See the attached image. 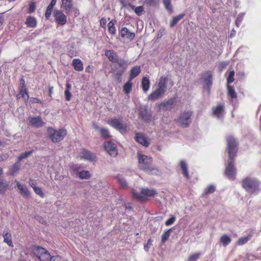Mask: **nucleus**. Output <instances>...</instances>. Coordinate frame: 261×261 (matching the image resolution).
I'll list each match as a JSON object with an SVG mask.
<instances>
[{
	"label": "nucleus",
	"mask_w": 261,
	"mask_h": 261,
	"mask_svg": "<svg viewBox=\"0 0 261 261\" xmlns=\"http://www.w3.org/2000/svg\"><path fill=\"white\" fill-rule=\"evenodd\" d=\"M171 3V0H163V4L165 9L170 14H172L173 12V7Z\"/></svg>",
	"instance_id": "nucleus-39"
},
{
	"label": "nucleus",
	"mask_w": 261,
	"mask_h": 261,
	"mask_svg": "<svg viewBox=\"0 0 261 261\" xmlns=\"http://www.w3.org/2000/svg\"><path fill=\"white\" fill-rule=\"evenodd\" d=\"M65 99L67 101H69L71 99V94L70 90H65L64 92Z\"/></svg>",
	"instance_id": "nucleus-61"
},
{
	"label": "nucleus",
	"mask_w": 261,
	"mask_h": 261,
	"mask_svg": "<svg viewBox=\"0 0 261 261\" xmlns=\"http://www.w3.org/2000/svg\"><path fill=\"white\" fill-rule=\"evenodd\" d=\"M33 150L26 151L19 154L17 158L18 162H20L21 161L24 159H27L29 157L33 152Z\"/></svg>",
	"instance_id": "nucleus-43"
},
{
	"label": "nucleus",
	"mask_w": 261,
	"mask_h": 261,
	"mask_svg": "<svg viewBox=\"0 0 261 261\" xmlns=\"http://www.w3.org/2000/svg\"><path fill=\"white\" fill-rule=\"evenodd\" d=\"M79 177L81 179H89L91 177V174L88 170H83L78 174Z\"/></svg>",
	"instance_id": "nucleus-37"
},
{
	"label": "nucleus",
	"mask_w": 261,
	"mask_h": 261,
	"mask_svg": "<svg viewBox=\"0 0 261 261\" xmlns=\"http://www.w3.org/2000/svg\"><path fill=\"white\" fill-rule=\"evenodd\" d=\"M48 133L53 142H60L67 135V130L64 128L55 129L52 127H49Z\"/></svg>",
	"instance_id": "nucleus-7"
},
{
	"label": "nucleus",
	"mask_w": 261,
	"mask_h": 261,
	"mask_svg": "<svg viewBox=\"0 0 261 261\" xmlns=\"http://www.w3.org/2000/svg\"><path fill=\"white\" fill-rule=\"evenodd\" d=\"M252 237V235L251 233H249L247 236L241 237L238 240L237 243L239 245H243L246 244Z\"/></svg>",
	"instance_id": "nucleus-41"
},
{
	"label": "nucleus",
	"mask_w": 261,
	"mask_h": 261,
	"mask_svg": "<svg viewBox=\"0 0 261 261\" xmlns=\"http://www.w3.org/2000/svg\"><path fill=\"white\" fill-rule=\"evenodd\" d=\"M73 0H61V8L65 11V13L69 14L71 12L73 8Z\"/></svg>",
	"instance_id": "nucleus-19"
},
{
	"label": "nucleus",
	"mask_w": 261,
	"mask_h": 261,
	"mask_svg": "<svg viewBox=\"0 0 261 261\" xmlns=\"http://www.w3.org/2000/svg\"><path fill=\"white\" fill-rule=\"evenodd\" d=\"M72 65H73L74 69L76 71H81L83 70V64L79 59H73Z\"/></svg>",
	"instance_id": "nucleus-30"
},
{
	"label": "nucleus",
	"mask_w": 261,
	"mask_h": 261,
	"mask_svg": "<svg viewBox=\"0 0 261 261\" xmlns=\"http://www.w3.org/2000/svg\"><path fill=\"white\" fill-rule=\"evenodd\" d=\"M56 2L57 0H51L50 4L47 6L45 13V17L46 19H48L50 17L53 7L56 5Z\"/></svg>",
	"instance_id": "nucleus-32"
},
{
	"label": "nucleus",
	"mask_w": 261,
	"mask_h": 261,
	"mask_svg": "<svg viewBox=\"0 0 261 261\" xmlns=\"http://www.w3.org/2000/svg\"><path fill=\"white\" fill-rule=\"evenodd\" d=\"M174 229V227H172L165 230L161 236V242L162 243H165L168 240L172 231Z\"/></svg>",
	"instance_id": "nucleus-36"
},
{
	"label": "nucleus",
	"mask_w": 261,
	"mask_h": 261,
	"mask_svg": "<svg viewBox=\"0 0 261 261\" xmlns=\"http://www.w3.org/2000/svg\"><path fill=\"white\" fill-rule=\"evenodd\" d=\"M241 186L251 195H257L261 192V181L256 177H246L241 181Z\"/></svg>",
	"instance_id": "nucleus-2"
},
{
	"label": "nucleus",
	"mask_w": 261,
	"mask_h": 261,
	"mask_svg": "<svg viewBox=\"0 0 261 261\" xmlns=\"http://www.w3.org/2000/svg\"><path fill=\"white\" fill-rule=\"evenodd\" d=\"M227 65L228 63L226 62H222L219 64V68L222 70V69L225 68Z\"/></svg>",
	"instance_id": "nucleus-64"
},
{
	"label": "nucleus",
	"mask_w": 261,
	"mask_h": 261,
	"mask_svg": "<svg viewBox=\"0 0 261 261\" xmlns=\"http://www.w3.org/2000/svg\"><path fill=\"white\" fill-rule=\"evenodd\" d=\"M119 34L122 38H126L130 41L133 40L135 37V33L130 32L126 27H123L120 30Z\"/></svg>",
	"instance_id": "nucleus-16"
},
{
	"label": "nucleus",
	"mask_w": 261,
	"mask_h": 261,
	"mask_svg": "<svg viewBox=\"0 0 261 261\" xmlns=\"http://www.w3.org/2000/svg\"><path fill=\"white\" fill-rule=\"evenodd\" d=\"M224 106L223 105H218L213 108V115L219 119H221L223 116Z\"/></svg>",
	"instance_id": "nucleus-21"
},
{
	"label": "nucleus",
	"mask_w": 261,
	"mask_h": 261,
	"mask_svg": "<svg viewBox=\"0 0 261 261\" xmlns=\"http://www.w3.org/2000/svg\"><path fill=\"white\" fill-rule=\"evenodd\" d=\"M101 136L105 139H108L110 137V132L108 128H99Z\"/></svg>",
	"instance_id": "nucleus-47"
},
{
	"label": "nucleus",
	"mask_w": 261,
	"mask_h": 261,
	"mask_svg": "<svg viewBox=\"0 0 261 261\" xmlns=\"http://www.w3.org/2000/svg\"><path fill=\"white\" fill-rule=\"evenodd\" d=\"M35 219L39 222L40 223L42 224H46L47 223L46 221L44 220L43 218L40 216L37 215L34 217Z\"/></svg>",
	"instance_id": "nucleus-60"
},
{
	"label": "nucleus",
	"mask_w": 261,
	"mask_h": 261,
	"mask_svg": "<svg viewBox=\"0 0 261 261\" xmlns=\"http://www.w3.org/2000/svg\"><path fill=\"white\" fill-rule=\"evenodd\" d=\"M128 6H129L132 10H134L135 12L138 16H140L142 14L143 11V6L135 7L131 4H129Z\"/></svg>",
	"instance_id": "nucleus-44"
},
{
	"label": "nucleus",
	"mask_w": 261,
	"mask_h": 261,
	"mask_svg": "<svg viewBox=\"0 0 261 261\" xmlns=\"http://www.w3.org/2000/svg\"><path fill=\"white\" fill-rule=\"evenodd\" d=\"M3 237L4 238V242L6 243L9 247H13V244L12 241V235L9 232L8 228L5 229L3 232Z\"/></svg>",
	"instance_id": "nucleus-20"
},
{
	"label": "nucleus",
	"mask_w": 261,
	"mask_h": 261,
	"mask_svg": "<svg viewBox=\"0 0 261 261\" xmlns=\"http://www.w3.org/2000/svg\"><path fill=\"white\" fill-rule=\"evenodd\" d=\"M25 23L28 27L34 28L37 25V20L34 17L29 16L26 18Z\"/></svg>",
	"instance_id": "nucleus-31"
},
{
	"label": "nucleus",
	"mask_w": 261,
	"mask_h": 261,
	"mask_svg": "<svg viewBox=\"0 0 261 261\" xmlns=\"http://www.w3.org/2000/svg\"><path fill=\"white\" fill-rule=\"evenodd\" d=\"M216 191V187L213 185H210L206 187L204 190V193L205 194H211Z\"/></svg>",
	"instance_id": "nucleus-50"
},
{
	"label": "nucleus",
	"mask_w": 261,
	"mask_h": 261,
	"mask_svg": "<svg viewBox=\"0 0 261 261\" xmlns=\"http://www.w3.org/2000/svg\"><path fill=\"white\" fill-rule=\"evenodd\" d=\"M171 3V0H163V4L165 9L170 14H172L173 12V7Z\"/></svg>",
	"instance_id": "nucleus-40"
},
{
	"label": "nucleus",
	"mask_w": 261,
	"mask_h": 261,
	"mask_svg": "<svg viewBox=\"0 0 261 261\" xmlns=\"http://www.w3.org/2000/svg\"><path fill=\"white\" fill-rule=\"evenodd\" d=\"M69 168L71 170L73 171L74 173L79 174L81 166L79 164H71L69 165Z\"/></svg>",
	"instance_id": "nucleus-49"
},
{
	"label": "nucleus",
	"mask_w": 261,
	"mask_h": 261,
	"mask_svg": "<svg viewBox=\"0 0 261 261\" xmlns=\"http://www.w3.org/2000/svg\"><path fill=\"white\" fill-rule=\"evenodd\" d=\"M176 103L175 98H171L162 102L159 106L160 110H169L173 108Z\"/></svg>",
	"instance_id": "nucleus-14"
},
{
	"label": "nucleus",
	"mask_w": 261,
	"mask_h": 261,
	"mask_svg": "<svg viewBox=\"0 0 261 261\" xmlns=\"http://www.w3.org/2000/svg\"><path fill=\"white\" fill-rule=\"evenodd\" d=\"M112 157H115L117 155L118 150L117 148H103Z\"/></svg>",
	"instance_id": "nucleus-46"
},
{
	"label": "nucleus",
	"mask_w": 261,
	"mask_h": 261,
	"mask_svg": "<svg viewBox=\"0 0 261 261\" xmlns=\"http://www.w3.org/2000/svg\"><path fill=\"white\" fill-rule=\"evenodd\" d=\"M139 116L145 122H150L152 115L146 105H141L138 109Z\"/></svg>",
	"instance_id": "nucleus-9"
},
{
	"label": "nucleus",
	"mask_w": 261,
	"mask_h": 261,
	"mask_svg": "<svg viewBox=\"0 0 261 261\" xmlns=\"http://www.w3.org/2000/svg\"><path fill=\"white\" fill-rule=\"evenodd\" d=\"M3 174V169L0 167V194L5 195L7 190L9 188V184L7 181L2 176Z\"/></svg>",
	"instance_id": "nucleus-15"
},
{
	"label": "nucleus",
	"mask_w": 261,
	"mask_h": 261,
	"mask_svg": "<svg viewBox=\"0 0 261 261\" xmlns=\"http://www.w3.org/2000/svg\"><path fill=\"white\" fill-rule=\"evenodd\" d=\"M80 156L81 159L88 161L90 162H96L97 161L96 154L85 148H83L82 151L80 152Z\"/></svg>",
	"instance_id": "nucleus-11"
},
{
	"label": "nucleus",
	"mask_w": 261,
	"mask_h": 261,
	"mask_svg": "<svg viewBox=\"0 0 261 261\" xmlns=\"http://www.w3.org/2000/svg\"><path fill=\"white\" fill-rule=\"evenodd\" d=\"M227 147H237L238 141L233 136L229 135L226 138Z\"/></svg>",
	"instance_id": "nucleus-28"
},
{
	"label": "nucleus",
	"mask_w": 261,
	"mask_h": 261,
	"mask_svg": "<svg viewBox=\"0 0 261 261\" xmlns=\"http://www.w3.org/2000/svg\"><path fill=\"white\" fill-rule=\"evenodd\" d=\"M192 112L191 111H185L181 113L177 119L179 125L184 128L188 127L191 123Z\"/></svg>",
	"instance_id": "nucleus-8"
},
{
	"label": "nucleus",
	"mask_w": 261,
	"mask_h": 261,
	"mask_svg": "<svg viewBox=\"0 0 261 261\" xmlns=\"http://www.w3.org/2000/svg\"><path fill=\"white\" fill-rule=\"evenodd\" d=\"M179 166L184 177L187 179H189L190 175L189 174L188 167L186 161L184 160L181 161L179 163Z\"/></svg>",
	"instance_id": "nucleus-24"
},
{
	"label": "nucleus",
	"mask_w": 261,
	"mask_h": 261,
	"mask_svg": "<svg viewBox=\"0 0 261 261\" xmlns=\"http://www.w3.org/2000/svg\"><path fill=\"white\" fill-rule=\"evenodd\" d=\"M201 254L202 253L199 252L191 255L189 257V261H197Z\"/></svg>",
	"instance_id": "nucleus-52"
},
{
	"label": "nucleus",
	"mask_w": 261,
	"mask_h": 261,
	"mask_svg": "<svg viewBox=\"0 0 261 261\" xmlns=\"http://www.w3.org/2000/svg\"><path fill=\"white\" fill-rule=\"evenodd\" d=\"M54 16L56 22L61 25L65 24L67 22V17L63 12L61 10H55Z\"/></svg>",
	"instance_id": "nucleus-13"
},
{
	"label": "nucleus",
	"mask_w": 261,
	"mask_h": 261,
	"mask_svg": "<svg viewBox=\"0 0 261 261\" xmlns=\"http://www.w3.org/2000/svg\"><path fill=\"white\" fill-rule=\"evenodd\" d=\"M50 261H64V259L59 255L52 256Z\"/></svg>",
	"instance_id": "nucleus-62"
},
{
	"label": "nucleus",
	"mask_w": 261,
	"mask_h": 261,
	"mask_svg": "<svg viewBox=\"0 0 261 261\" xmlns=\"http://www.w3.org/2000/svg\"><path fill=\"white\" fill-rule=\"evenodd\" d=\"M231 239L230 237L226 234H223L220 239V242L223 245V246L225 247L229 245L231 242Z\"/></svg>",
	"instance_id": "nucleus-33"
},
{
	"label": "nucleus",
	"mask_w": 261,
	"mask_h": 261,
	"mask_svg": "<svg viewBox=\"0 0 261 261\" xmlns=\"http://www.w3.org/2000/svg\"><path fill=\"white\" fill-rule=\"evenodd\" d=\"M176 220V217L174 215H171L170 217L167 219L165 223L166 226L172 225Z\"/></svg>",
	"instance_id": "nucleus-54"
},
{
	"label": "nucleus",
	"mask_w": 261,
	"mask_h": 261,
	"mask_svg": "<svg viewBox=\"0 0 261 261\" xmlns=\"http://www.w3.org/2000/svg\"><path fill=\"white\" fill-rule=\"evenodd\" d=\"M201 79L204 82L203 88L208 93H210L211 88L213 84V77L212 74L209 71H206L201 75Z\"/></svg>",
	"instance_id": "nucleus-10"
},
{
	"label": "nucleus",
	"mask_w": 261,
	"mask_h": 261,
	"mask_svg": "<svg viewBox=\"0 0 261 261\" xmlns=\"http://www.w3.org/2000/svg\"><path fill=\"white\" fill-rule=\"evenodd\" d=\"M106 23H107V19L106 18L103 17L100 19V24L102 28H105L106 27Z\"/></svg>",
	"instance_id": "nucleus-63"
},
{
	"label": "nucleus",
	"mask_w": 261,
	"mask_h": 261,
	"mask_svg": "<svg viewBox=\"0 0 261 261\" xmlns=\"http://www.w3.org/2000/svg\"><path fill=\"white\" fill-rule=\"evenodd\" d=\"M150 81L147 77L144 76L142 79V88L143 91L146 93L150 88Z\"/></svg>",
	"instance_id": "nucleus-34"
},
{
	"label": "nucleus",
	"mask_w": 261,
	"mask_h": 261,
	"mask_svg": "<svg viewBox=\"0 0 261 261\" xmlns=\"http://www.w3.org/2000/svg\"><path fill=\"white\" fill-rule=\"evenodd\" d=\"M138 154L139 169L148 174L158 175L159 172L158 168L152 165V158L139 152Z\"/></svg>",
	"instance_id": "nucleus-3"
},
{
	"label": "nucleus",
	"mask_w": 261,
	"mask_h": 261,
	"mask_svg": "<svg viewBox=\"0 0 261 261\" xmlns=\"http://www.w3.org/2000/svg\"><path fill=\"white\" fill-rule=\"evenodd\" d=\"M105 55L110 62L116 63L119 66V69L117 67L112 68L111 72H115V77L116 80L120 82L121 76L128 66V62L123 59H119L117 53L113 49L105 50Z\"/></svg>",
	"instance_id": "nucleus-1"
},
{
	"label": "nucleus",
	"mask_w": 261,
	"mask_h": 261,
	"mask_svg": "<svg viewBox=\"0 0 261 261\" xmlns=\"http://www.w3.org/2000/svg\"><path fill=\"white\" fill-rule=\"evenodd\" d=\"M9 154L7 152H3L0 154V162L4 161L8 159Z\"/></svg>",
	"instance_id": "nucleus-58"
},
{
	"label": "nucleus",
	"mask_w": 261,
	"mask_h": 261,
	"mask_svg": "<svg viewBox=\"0 0 261 261\" xmlns=\"http://www.w3.org/2000/svg\"><path fill=\"white\" fill-rule=\"evenodd\" d=\"M132 81V80H130L129 79H128L127 82L124 85L123 91L126 94L129 93L132 90V88L133 86Z\"/></svg>",
	"instance_id": "nucleus-45"
},
{
	"label": "nucleus",
	"mask_w": 261,
	"mask_h": 261,
	"mask_svg": "<svg viewBox=\"0 0 261 261\" xmlns=\"http://www.w3.org/2000/svg\"><path fill=\"white\" fill-rule=\"evenodd\" d=\"M107 123L122 134H126L128 132V124L126 123H123L120 118H111L108 120Z\"/></svg>",
	"instance_id": "nucleus-5"
},
{
	"label": "nucleus",
	"mask_w": 261,
	"mask_h": 261,
	"mask_svg": "<svg viewBox=\"0 0 261 261\" xmlns=\"http://www.w3.org/2000/svg\"><path fill=\"white\" fill-rule=\"evenodd\" d=\"M165 92V91L162 90L158 88L156 90L151 92L148 96V99L152 101L158 99L161 96L163 95Z\"/></svg>",
	"instance_id": "nucleus-25"
},
{
	"label": "nucleus",
	"mask_w": 261,
	"mask_h": 261,
	"mask_svg": "<svg viewBox=\"0 0 261 261\" xmlns=\"http://www.w3.org/2000/svg\"><path fill=\"white\" fill-rule=\"evenodd\" d=\"M35 9H36L35 3L33 2H31L29 5L28 13H32L35 11Z\"/></svg>",
	"instance_id": "nucleus-56"
},
{
	"label": "nucleus",
	"mask_w": 261,
	"mask_h": 261,
	"mask_svg": "<svg viewBox=\"0 0 261 261\" xmlns=\"http://www.w3.org/2000/svg\"><path fill=\"white\" fill-rule=\"evenodd\" d=\"M114 178L117 180L119 184V188L120 189H125L128 187V184L126 180L123 177L122 175L118 174L115 175Z\"/></svg>",
	"instance_id": "nucleus-23"
},
{
	"label": "nucleus",
	"mask_w": 261,
	"mask_h": 261,
	"mask_svg": "<svg viewBox=\"0 0 261 261\" xmlns=\"http://www.w3.org/2000/svg\"><path fill=\"white\" fill-rule=\"evenodd\" d=\"M68 56L71 58L77 56V53L74 49L73 47L69 50L68 51Z\"/></svg>",
	"instance_id": "nucleus-59"
},
{
	"label": "nucleus",
	"mask_w": 261,
	"mask_h": 261,
	"mask_svg": "<svg viewBox=\"0 0 261 261\" xmlns=\"http://www.w3.org/2000/svg\"><path fill=\"white\" fill-rule=\"evenodd\" d=\"M185 15V13L180 14L176 16H175L173 18L172 21L170 23V26L172 28L174 25H175Z\"/></svg>",
	"instance_id": "nucleus-42"
},
{
	"label": "nucleus",
	"mask_w": 261,
	"mask_h": 261,
	"mask_svg": "<svg viewBox=\"0 0 261 261\" xmlns=\"http://www.w3.org/2000/svg\"><path fill=\"white\" fill-rule=\"evenodd\" d=\"M20 169L19 162L18 161L15 163L10 168L9 174L10 175H14Z\"/></svg>",
	"instance_id": "nucleus-38"
},
{
	"label": "nucleus",
	"mask_w": 261,
	"mask_h": 261,
	"mask_svg": "<svg viewBox=\"0 0 261 261\" xmlns=\"http://www.w3.org/2000/svg\"><path fill=\"white\" fill-rule=\"evenodd\" d=\"M33 190L35 193L41 198H43L45 197V194L43 192L41 188L36 186L33 187Z\"/></svg>",
	"instance_id": "nucleus-48"
},
{
	"label": "nucleus",
	"mask_w": 261,
	"mask_h": 261,
	"mask_svg": "<svg viewBox=\"0 0 261 261\" xmlns=\"http://www.w3.org/2000/svg\"><path fill=\"white\" fill-rule=\"evenodd\" d=\"M244 15H245V13H244V12L241 13L238 15L237 19L236 20V24L238 27H239L240 24H241V22L242 21V20L244 18Z\"/></svg>",
	"instance_id": "nucleus-53"
},
{
	"label": "nucleus",
	"mask_w": 261,
	"mask_h": 261,
	"mask_svg": "<svg viewBox=\"0 0 261 261\" xmlns=\"http://www.w3.org/2000/svg\"><path fill=\"white\" fill-rule=\"evenodd\" d=\"M19 95H21V97L23 98L24 99H25V96L27 97V100L28 101L29 95V93L27 90V88H23V89H19Z\"/></svg>",
	"instance_id": "nucleus-51"
},
{
	"label": "nucleus",
	"mask_w": 261,
	"mask_h": 261,
	"mask_svg": "<svg viewBox=\"0 0 261 261\" xmlns=\"http://www.w3.org/2000/svg\"><path fill=\"white\" fill-rule=\"evenodd\" d=\"M167 77L164 76H161L159 82L158 83V88L161 89L162 90L166 91L167 88Z\"/></svg>",
	"instance_id": "nucleus-35"
},
{
	"label": "nucleus",
	"mask_w": 261,
	"mask_h": 261,
	"mask_svg": "<svg viewBox=\"0 0 261 261\" xmlns=\"http://www.w3.org/2000/svg\"><path fill=\"white\" fill-rule=\"evenodd\" d=\"M32 251L40 261H50L51 256L49 252L45 248L39 246H34Z\"/></svg>",
	"instance_id": "nucleus-6"
},
{
	"label": "nucleus",
	"mask_w": 261,
	"mask_h": 261,
	"mask_svg": "<svg viewBox=\"0 0 261 261\" xmlns=\"http://www.w3.org/2000/svg\"><path fill=\"white\" fill-rule=\"evenodd\" d=\"M29 120L30 124L36 128L41 127L44 124V122L39 116L31 117L29 118Z\"/></svg>",
	"instance_id": "nucleus-18"
},
{
	"label": "nucleus",
	"mask_w": 261,
	"mask_h": 261,
	"mask_svg": "<svg viewBox=\"0 0 261 261\" xmlns=\"http://www.w3.org/2000/svg\"><path fill=\"white\" fill-rule=\"evenodd\" d=\"M141 72V69L140 66H134L132 67L130 70V74L129 79L130 80H133L134 78L137 76Z\"/></svg>",
	"instance_id": "nucleus-29"
},
{
	"label": "nucleus",
	"mask_w": 261,
	"mask_h": 261,
	"mask_svg": "<svg viewBox=\"0 0 261 261\" xmlns=\"http://www.w3.org/2000/svg\"><path fill=\"white\" fill-rule=\"evenodd\" d=\"M136 140L138 143L144 146V147H148L149 145V142L147 138L143 134H137Z\"/></svg>",
	"instance_id": "nucleus-22"
},
{
	"label": "nucleus",
	"mask_w": 261,
	"mask_h": 261,
	"mask_svg": "<svg viewBox=\"0 0 261 261\" xmlns=\"http://www.w3.org/2000/svg\"><path fill=\"white\" fill-rule=\"evenodd\" d=\"M152 241L151 238H149L147 240V243L146 244H145L144 246V249L145 251L147 252L149 251L150 247L152 245Z\"/></svg>",
	"instance_id": "nucleus-57"
},
{
	"label": "nucleus",
	"mask_w": 261,
	"mask_h": 261,
	"mask_svg": "<svg viewBox=\"0 0 261 261\" xmlns=\"http://www.w3.org/2000/svg\"><path fill=\"white\" fill-rule=\"evenodd\" d=\"M225 174L229 179L233 180L235 178L236 170L234 168V162H227Z\"/></svg>",
	"instance_id": "nucleus-12"
},
{
	"label": "nucleus",
	"mask_w": 261,
	"mask_h": 261,
	"mask_svg": "<svg viewBox=\"0 0 261 261\" xmlns=\"http://www.w3.org/2000/svg\"><path fill=\"white\" fill-rule=\"evenodd\" d=\"M17 187L19 191V194L23 197L28 198L30 197V191L25 185L21 184L19 181H17Z\"/></svg>",
	"instance_id": "nucleus-17"
},
{
	"label": "nucleus",
	"mask_w": 261,
	"mask_h": 261,
	"mask_svg": "<svg viewBox=\"0 0 261 261\" xmlns=\"http://www.w3.org/2000/svg\"><path fill=\"white\" fill-rule=\"evenodd\" d=\"M238 148H227V152L228 154V162H234V158L238 151Z\"/></svg>",
	"instance_id": "nucleus-27"
},
{
	"label": "nucleus",
	"mask_w": 261,
	"mask_h": 261,
	"mask_svg": "<svg viewBox=\"0 0 261 261\" xmlns=\"http://www.w3.org/2000/svg\"><path fill=\"white\" fill-rule=\"evenodd\" d=\"M228 95L231 98V102L234 105L236 103L237 94L233 86L227 85Z\"/></svg>",
	"instance_id": "nucleus-26"
},
{
	"label": "nucleus",
	"mask_w": 261,
	"mask_h": 261,
	"mask_svg": "<svg viewBox=\"0 0 261 261\" xmlns=\"http://www.w3.org/2000/svg\"><path fill=\"white\" fill-rule=\"evenodd\" d=\"M234 71L233 70L230 71L227 79V85L234 81Z\"/></svg>",
	"instance_id": "nucleus-55"
},
{
	"label": "nucleus",
	"mask_w": 261,
	"mask_h": 261,
	"mask_svg": "<svg viewBox=\"0 0 261 261\" xmlns=\"http://www.w3.org/2000/svg\"><path fill=\"white\" fill-rule=\"evenodd\" d=\"M131 194L134 199L141 202L148 200L149 197H153L157 194V191L154 189L142 188L139 193L134 189L131 190Z\"/></svg>",
	"instance_id": "nucleus-4"
}]
</instances>
